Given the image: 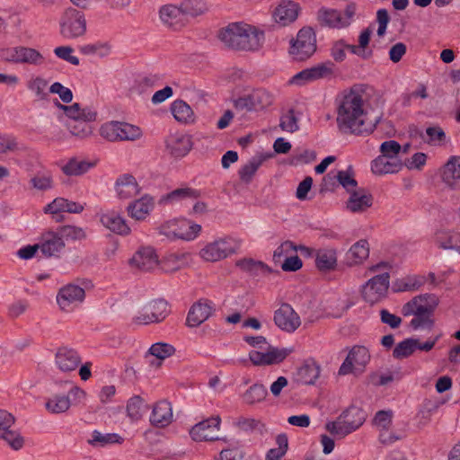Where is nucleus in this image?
I'll use <instances>...</instances> for the list:
<instances>
[{"instance_id": "obj_1", "label": "nucleus", "mask_w": 460, "mask_h": 460, "mask_svg": "<svg viewBox=\"0 0 460 460\" xmlns=\"http://www.w3.org/2000/svg\"><path fill=\"white\" fill-rule=\"evenodd\" d=\"M377 104L378 96L371 88L353 87L345 91L338 102V127L357 135L373 132L378 118H372L371 111Z\"/></svg>"}, {"instance_id": "obj_2", "label": "nucleus", "mask_w": 460, "mask_h": 460, "mask_svg": "<svg viewBox=\"0 0 460 460\" xmlns=\"http://www.w3.org/2000/svg\"><path fill=\"white\" fill-rule=\"evenodd\" d=\"M264 31L245 22L232 23V50L256 51L264 43Z\"/></svg>"}, {"instance_id": "obj_3", "label": "nucleus", "mask_w": 460, "mask_h": 460, "mask_svg": "<svg viewBox=\"0 0 460 460\" xmlns=\"http://www.w3.org/2000/svg\"><path fill=\"white\" fill-rule=\"evenodd\" d=\"M366 416L363 410L351 406L343 411L337 420L327 422L325 429L333 436L344 438L361 427L366 420Z\"/></svg>"}, {"instance_id": "obj_4", "label": "nucleus", "mask_w": 460, "mask_h": 460, "mask_svg": "<svg viewBox=\"0 0 460 460\" xmlns=\"http://www.w3.org/2000/svg\"><path fill=\"white\" fill-rule=\"evenodd\" d=\"M201 230V226L193 224L187 219L169 220L158 227V232L166 239L190 241L196 238Z\"/></svg>"}, {"instance_id": "obj_5", "label": "nucleus", "mask_w": 460, "mask_h": 460, "mask_svg": "<svg viewBox=\"0 0 460 460\" xmlns=\"http://www.w3.org/2000/svg\"><path fill=\"white\" fill-rule=\"evenodd\" d=\"M60 34L67 40L82 37L86 32V19L82 11L66 8L59 22Z\"/></svg>"}, {"instance_id": "obj_6", "label": "nucleus", "mask_w": 460, "mask_h": 460, "mask_svg": "<svg viewBox=\"0 0 460 460\" xmlns=\"http://www.w3.org/2000/svg\"><path fill=\"white\" fill-rule=\"evenodd\" d=\"M169 314L168 303L162 298L143 303L133 322L137 324H148L163 321Z\"/></svg>"}, {"instance_id": "obj_7", "label": "nucleus", "mask_w": 460, "mask_h": 460, "mask_svg": "<svg viewBox=\"0 0 460 460\" xmlns=\"http://www.w3.org/2000/svg\"><path fill=\"white\" fill-rule=\"evenodd\" d=\"M370 361L369 350L364 346L352 347L339 368V375H359Z\"/></svg>"}, {"instance_id": "obj_8", "label": "nucleus", "mask_w": 460, "mask_h": 460, "mask_svg": "<svg viewBox=\"0 0 460 460\" xmlns=\"http://www.w3.org/2000/svg\"><path fill=\"white\" fill-rule=\"evenodd\" d=\"M389 286V273L376 275L363 285L362 296L366 302L371 305L379 303L387 296Z\"/></svg>"}, {"instance_id": "obj_9", "label": "nucleus", "mask_w": 460, "mask_h": 460, "mask_svg": "<svg viewBox=\"0 0 460 460\" xmlns=\"http://www.w3.org/2000/svg\"><path fill=\"white\" fill-rule=\"evenodd\" d=\"M392 411H379L373 419V426L378 432V439L383 445H392L402 439V435L392 429Z\"/></svg>"}, {"instance_id": "obj_10", "label": "nucleus", "mask_w": 460, "mask_h": 460, "mask_svg": "<svg viewBox=\"0 0 460 460\" xmlns=\"http://www.w3.org/2000/svg\"><path fill=\"white\" fill-rule=\"evenodd\" d=\"M316 50V39L311 28L301 29L296 39L292 41L290 53L298 60H304L311 57Z\"/></svg>"}, {"instance_id": "obj_11", "label": "nucleus", "mask_w": 460, "mask_h": 460, "mask_svg": "<svg viewBox=\"0 0 460 460\" xmlns=\"http://www.w3.org/2000/svg\"><path fill=\"white\" fill-rule=\"evenodd\" d=\"M271 94L264 89H257L234 101L236 110L258 111L269 107L272 103Z\"/></svg>"}, {"instance_id": "obj_12", "label": "nucleus", "mask_w": 460, "mask_h": 460, "mask_svg": "<svg viewBox=\"0 0 460 460\" xmlns=\"http://www.w3.org/2000/svg\"><path fill=\"white\" fill-rule=\"evenodd\" d=\"M71 397L77 403L86 397V392L77 385H74L67 395L55 394L46 402V409L55 414L67 411L72 404Z\"/></svg>"}, {"instance_id": "obj_13", "label": "nucleus", "mask_w": 460, "mask_h": 460, "mask_svg": "<svg viewBox=\"0 0 460 460\" xmlns=\"http://www.w3.org/2000/svg\"><path fill=\"white\" fill-rule=\"evenodd\" d=\"M439 304L438 297L434 294H423L414 296L411 300L403 305L402 313L404 316L412 314H426L433 315L435 309Z\"/></svg>"}, {"instance_id": "obj_14", "label": "nucleus", "mask_w": 460, "mask_h": 460, "mask_svg": "<svg viewBox=\"0 0 460 460\" xmlns=\"http://www.w3.org/2000/svg\"><path fill=\"white\" fill-rule=\"evenodd\" d=\"M14 417L6 411L0 410V439L4 440L13 449L22 447L24 440L20 433L12 429Z\"/></svg>"}, {"instance_id": "obj_15", "label": "nucleus", "mask_w": 460, "mask_h": 460, "mask_svg": "<svg viewBox=\"0 0 460 460\" xmlns=\"http://www.w3.org/2000/svg\"><path fill=\"white\" fill-rule=\"evenodd\" d=\"M188 13L181 5L167 4L160 7L159 18L166 27L178 31L186 25Z\"/></svg>"}, {"instance_id": "obj_16", "label": "nucleus", "mask_w": 460, "mask_h": 460, "mask_svg": "<svg viewBox=\"0 0 460 460\" xmlns=\"http://www.w3.org/2000/svg\"><path fill=\"white\" fill-rule=\"evenodd\" d=\"M220 419L218 416L208 418L195 424L190 430V435L194 441L219 440Z\"/></svg>"}, {"instance_id": "obj_17", "label": "nucleus", "mask_w": 460, "mask_h": 460, "mask_svg": "<svg viewBox=\"0 0 460 460\" xmlns=\"http://www.w3.org/2000/svg\"><path fill=\"white\" fill-rule=\"evenodd\" d=\"M266 351L252 350L250 352V359L254 365H273L282 362L294 351L293 348H282L267 345Z\"/></svg>"}, {"instance_id": "obj_18", "label": "nucleus", "mask_w": 460, "mask_h": 460, "mask_svg": "<svg viewBox=\"0 0 460 460\" xmlns=\"http://www.w3.org/2000/svg\"><path fill=\"white\" fill-rule=\"evenodd\" d=\"M4 58L8 62L40 66L44 63V57L37 49L28 47H16L6 49Z\"/></svg>"}, {"instance_id": "obj_19", "label": "nucleus", "mask_w": 460, "mask_h": 460, "mask_svg": "<svg viewBox=\"0 0 460 460\" xmlns=\"http://www.w3.org/2000/svg\"><path fill=\"white\" fill-rule=\"evenodd\" d=\"M274 323L280 330L292 333L301 325V319L290 305L283 304L274 313Z\"/></svg>"}, {"instance_id": "obj_20", "label": "nucleus", "mask_w": 460, "mask_h": 460, "mask_svg": "<svg viewBox=\"0 0 460 460\" xmlns=\"http://www.w3.org/2000/svg\"><path fill=\"white\" fill-rule=\"evenodd\" d=\"M85 291L79 286L68 284L61 288L57 295V302L64 312H71L75 305L84 301Z\"/></svg>"}, {"instance_id": "obj_21", "label": "nucleus", "mask_w": 460, "mask_h": 460, "mask_svg": "<svg viewBox=\"0 0 460 460\" xmlns=\"http://www.w3.org/2000/svg\"><path fill=\"white\" fill-rule=\"evenodd\" d=\"M299 4L291 0H281L273 9L271 16L273 21L280 26H287L294 22L299 14Z\"/></svg>"}, {"instance_id": "obj_22", "label": "nucleus", "mask_w": 460, "mask_h": 460, "mask_svg": "<svg viewBox=\"0 0 460 460\" xmlns=\"http://www.w3.org/2000/svg\"><path fill=\"white\" fill-rule=\"evenodd\" d=\"M81 363L79 353L67 347L59 348L55 355V364L58 368L64 372L69 373L75 371Z\"/></svg>"}, {"instance_id": "obj_23", "label": "nucleus", "mask_w": 460, "mask_h": 460, "mask_svg": "<svg viewBox=\"0 0 460 460\" xmlns=\"http://www.w3.org/2000/svg\"><path fill=\"white\" fill-rule=\"evenodd\" d=\"M332 74V63H323L319 64L315 66L305 69L297 74H296L292 79L291 83L295 84H304L308 82H312L317 79L323 78L327 75Z\"/></svg>"}, {"instance_id": "obj_24", "label": "nucleus", "mask_w": 460, "mask_h": 460, "mask_svg": "<svg viewBox=\"0 0 460 460\" xmlns=\"http://www.w3.org/2000/svg\"><path fill=\"white\" fill-rule=\"evenodd\" d=\"M402 169V163L399 157L378 155L371 162V172L375 175L396 173Z\"/></svg>"}, {"instance_id": "obj_25", "label": "nucleus", "mask_w": 460, "mask_h": 460, "mask_svg": "<svg viewBox=\"0 0 460 460\" xmlns=\"http://www.w3.org/2000/svg\"><path fill=\"white\" fill-rule=\"evenodd\" d=\"M172 404L166 400H162L153 406L149 420L154 427L165 428L172 423Z\"/></svg>"}, {"instance_id": "obj_26", "label": "nucleus", "mask_w": 460, "mask_h": 460, "mask_svg": "<svg viewBox=\"0 0 460 460\" xmlns=\"http://www.w3.org/2000/svg\"><path fill=\"white\" fill-rule=\"evenodd\" d=\"M212 314V307L207 301L199 300L194 303L188 313L186 325L198 327L206 322Z\"/></svg>"}, {"instance_id": "obj_27", "label": "nucleus", "mask_w": 460, "mask_h": 460, "mask_svg": "<svg viewBox=\"0 0 460 460\" xmlns=\"http://www.w3.org/2000/svg\"><path fill=\"white\" fill-rule=\"evenodd\" d=\"M230 252L226 238L218 239L200 250V256L207 261L215 262L227 257Z\"/></svg>"}, {"instance_id": "obj_28", "label": "nucleus", "mask_w": 460, "mask_h": 460, "mask_svg": "<svg viewBox=\"0 0 460 460\" xmlns=\"http://www.w3.org/2000/svg\"><path fill=\"white\" fill-rule=\"evenodd\" d=\"M115 189L119 199H128L134 198L140 192V187L137 179L131 174H123L115 182Z\"/></svg>"}, {"instance_id": "obj_29", "label": "nucleus", "mask_w": 460, "mask_h": 460, "mask_svg": "<svg viewBox=\"0 0 460 460\" xmlns=\"http://www.w3.org/2000/svg\"><path fill=\"white\" fill-rule=\"evenodd\" d=\"M155 251L151 247L140 249L130 260L131 265L142 271H149L158 265Z\"/></svg>"}, {"instance_id": "obj_30", "label": "nucleus", "mask_w": 460, "mask_h": 460, "mask_svg": "<svg viewBox=\"0 0 460 460\" xmlns=\"http://www.w3.org/2000/svg\"><path fill=\"white\" fill-rule=\"evenodd\" d=\"M190 137L186 135L170 136L166 140V149L175 158L185 156L191 149Z\"/></svg>"}, {"instance_id": "obj_31", "label": "nucleus", "mask_w": 460, "mask_h": 460, "mask_svg": "<svg viewBox=\"0 0 460 460\" xmlns=\"http://www.w3.org/2000/svg\"><path fill=\"white\" fill-rule=\"evenodd\" d=\"M320 373V366L314 359H307L297 368L296 379L303 385H314L319 378Z\"/></svg>"}, {"instance_id": "obj_32", "label": "nucleus", "mask_w": 460, "mask_h": 460, "mask_svg": "<svg viewBox=\"0 0 460 460\" xmlns=\"http://www.w3.org/2000/svg\"><path fill=\"white\" fill-rule=\"evenodd\" d=\"M337 250L332 247H323L315 251V266L320 271H331L337 266Z\"/></svg>"}, {"instance_id": "obj_33", "label": "nucleus", "mask_w": 460, "mask_h": 460, "mask_svg": "<svg viewBox=\"0 0 460 460\" xmlns=\"http://www.w3.org/2000/svg\"><path fill=\"white\" fill-rule=\"evenodd\" d=\"M317 19L322 25L330 28L341 29L348 26V19H343L342 13L334 9L321 8Z\"/></svg>"}, {"instance_id": "obj_34", "label": "nucleus", "mask_w": 460, "mask_h": 460, "mask_svg": "<svg viewBox=\"0 0 460 460\" xmlns=\"http://www.w3.org/2000/svg\"><path fill=\"white\" fill-rule=\"evenodd\" d=\"M57 106L64 111L65 114L72 119L74 121L78 120H86V121H94L97 117L96 111L89 109L84 108L82 109L78 103H74L70 106H66L56 102Z\"/></svg>"}, {"instance_id": "obj_35", "label": "nucleus", "mask_w": 460, "mask_h": 460, "mask_svg": "<svg viewBox=\"0 0 460 460\" xmlns=\"http://www.w3.org/2000/svg\"><path fill=\"white\" fill-rule=\"evenodd\" d=\"M154 208V199L148 195H145L139 199L130 203L128 207V215L136 220L145 219Z\"/></svg>"}, {"instance_id": "obj_36", "label": "nucleus", "mask_w": 460, "mask_h": 460, "mask_svg": "<svg viewBox=\"0 0 460 460\" xmlns=\"http://www.w3.org/2000/svg\"><path fill=\"white\" fill-rule=\"evenodd\" d=\"M372 196L364 190H353L347 201V208L353 213H360L372 206Z\"/></svg>"}, {"instance_id": "obj_37", "label": "nucleus", "mask_w": 460, "mask_h": 460, "mask_svg": "<svg viewBox=\"0 0 460 460\" xmlns=\"http://www.w3.org/2000/svg\"><path fill=\"white\" fill-rule=\"evenodd\" d=\"M272 155L270 154H259L252 157L238 172L239 177L243 182H250L261 164Z\"/></svg>"}, {"instance_id": "obj_38", "label": "nucleus", "mask_w": 460, "mask_h": 460, "mask_svg": "<svg viewBox=\"0 0 460 460\" xmlns=\"http://www.w3.org/2000/svg\"><path fill=\"white\" fill-rule=\"evenodd\" d=\"M426 282V277L422 275H408L397 279L393 283L394 292L415 291L422 287Z\"/></svg>"}, {"instance_id": "obj_39", "label": "nucleus", "mask_w": 460, "mask_h": 460, "mask_svg": "<svg viewBox=\"0 0 460 460\" xmlns=\"http://www.w3.org/2000/svg\"><path fill=\"white\" fill-rule=\"evenodd\" d=\"M188 257L189 253H170L163 257L158 265L163 271L172 273L187 266Z\"/></svg>"}, {"instance_id": "obj_40", "label": "nucleus", "mask_w": 460, "mask_h": 460, "mask_svg": "<svg viewBox=\"0 0 460 460\" xmlns=\"http://www.w3.org/2000/svg\"><path fill=\"white\" fill-rule=\"evenodd\" d=\"M200 196V192L193 188L185 187L176 189L166 195H164L160 200V205L172 204L182 199H196Z\"/></svg>"}, {"instance_id": "obj_41", "label": "nucleus", "mask_w": 460, "mask_h": 460, "mask_svg": "<svg viewBox=\"0 0 460 460\" xmlns=\"http://www.w3.org/2000/svg\"><path fill=\"white\" fill-rule=\"evenodd\" d=\"M347 261L349 265L363 263L369 256V244L367 240L356 242L347 252Z\"/></svg>"}, {"instance_id": "obj_42", "label": "nucleus", "mask_w": 460, "mask_h": 460, "mask_svg": "<svg viewBox=\"0 0 460 460\" xmlns=\"http://www.w3.org/2000/svg\"><path fill=\"white\" fill-rule=\"evenodd\" d=\"M443 181L454 186L460 180V156L452 155L448 158L442 170Z\"/></svg>"}, {"instance_id": "obj_43", "label": "nucleus", "mask_w": 460, "mask_h": 460, "mask_svg": "<svg viewBox=\"0 0 460 460\" xmlns=\"http://www.w3.org/2000/svg\"><path fill=\"white\" fill-rule=\"evenodd\" d=\"M372 31L367 28L362 31L358 36V45H351L349 51L362 59H368L372 57V50L368 48Z\"/></svg>"}, {"instance_id": "obj_44", "label": "nucleus", "mask_w": 460, "mask_h": 460, "mask_svg": "<svg viewBox=\"0 0 460 460\" xmlns=\"http://www.w3.org/2000/svg\"><path fill=\"white\" fill-rule=\"evenodd\" d=\"M267 395V388L262 384L255 383L242 394L241 398L245 404L253 405L262 402Z\"/></svg>"}, {"instance_id": "obj_45", "label": "nucleus", "mask_w": 460, "mask_h": 460, "mask_svg": "<svg viewBox=\"0 0 460 460\" xmlns=\"http://www.w3.org/2000/svg\"><path fill=\"white\" fill-rule=\"evenodd\" d=\"M436 243L440 248L456 250L460 253V234L441 230L436 233Z\"/></svg>"}, {"instance_id": "obj_46", "label": "nucleus", "mask_w": 460, "mask_h": 460, "mask_svg": "<svg viewBox=\"0 0 460 460\" xmlns=\"http://www.w3.org/2000/svg\"><path fill=\"white\" fill-rule=\"evenodd\" d=\"M65 243L58 234L49 232L44 238V241L40 245L41 252L48 257L53 256L56 252H58Z\"/></svg>"}, {"instance_id": "obj_47", "label": "nucleus", "mask_w": 460, "mask_h": 460, "mask_svg": "<svg viewBox=\"0 0 460 460\" xmlns=\"http://www.w3.org/2000/svg\"><path fill=\"white\" fill-rule=\"evenodd\" d=\"M101 221L104 226L119 234H127L129 233V227L125 220L115 213L102 215Z\"/></svg>"}, {"instance_id": "obj_48", "label": "nucleus", "mask_w": 460, "mask_h": 460, "mask_svg": "<svg viewBox=\"0 0 460 460\" xmlns=\"http://www.w3.org/2000/svg\"><path fill=\"white\" fill-rule=\"evenodd\" d=\"M235 266L243 271L252 275L266 274L270 272V267L261 261H255L252 258L238 260Z\"/></svg>"}, {"instance_id": "obj_49", "label": "nucleus", "mask_w": 460, "mask_h": 460, "mask_svg": "<svg viewBox=\"0 0 460 460\" xmlns=\"http://www.w3.org/2000/svg\"><path fill=\"white\" fill-rule=\"evenodd\" d=\"M171 111L176 120L187 123L193 120V111L182 100H176L171 104Z\"/></svg>"}, {"instance_id": "obj_50", "label": "nucleus", "mask_w": 460, "mask_h": 460, "mask_svg": "<svg viewBox=\"0 0 460 460\" xmlns=\"http://www.w3.org/2000/svg\"><path fill=\"white\" fill-rule=\"evenodd\" d=\"M93 165V164L86 161L71 158L62 166V172L67 176H80L85 173Z\"/></svg>"}, {"instance_id": "obj_51", "label": "nucleus", "mask_w": 460, "mask_h": 460, "mask_svg": "<svg viewBox=\"0 0 460 460\" xmlns=\"http://www.w3.org/2000/svg\"><path fill=\"white\" fill-rule=\"evenodd\" d=\"M425 142L432 146H442L447 142V137L442 128L432 126L426 128Z\"/></svg>"}, {"instance_id": "obj_52", "label": "nucleus", "mask_w": 460, "mask_h": 460, "mask_svg": "<svg viewBox=\"0 0 460 460\" xmlns=\"http://www.w3.org/2000/svg\"><path fill=\"white\" fill-rule=\"evenodd\" d=\"M417 339H405L395 346L393 356L399 359L408 358L417 350Z\"/></svg>"}, {"instance_id": "obj_53", "label": "nucleus", "mask_w": 460, "mask_h": 460, "mask_svg": "<svg viewBox=\"0 0 460 460\" xmlns=\"http://www.w3.org/2000/svg\"><path fill=\"white\" fill-rule=\"evenodd\" d=\"M175 353V348L168 343L157 342L153 344L149 350L148 354L155 357L160 361L156 364L157 367H160L162 361Z\"/></svg>"}, {"instance_id": "obj_54", "label": "nucleus", "mask_w": 460, "mask_h": 460, "mask_svg": "<svg viewBox=\"0 0 460 460\" xmlns=\"http://www.w3.org/2000/svg\"><path fill=\"white\" fill-rule=\"evenodd\" d=\"M144 400L139 395L131 397L127 402V415L133 420H139L144 414Z\"/></svg>"}, {"instance_id": "obj_55", "label": "nucleus", "mask_w": 460, "mask_h": 460, "mask_svg": "<svg viewBox=\"0 0 460 460\" xmlns=\"http://www.w3.org/2000/svg\"><path fill=\"white\" fill-rule=\"evenodd\" d=\"M122 122L111 121L102 125L100 128L102 137L109 141H120Z\"/></svg>"}, {"instance_id": "obj_56", "label": "nucleus", "mask_w": 460, "mask_h": 460, "mask_svg": "<svg viewBox=\"0 0 460 460\" xmlns=\"http://www.w3.org/2000/svg\"><path fill=\"white\" fill-rule=\"evenodd\" d=\"M296 252V244L291 241L281 243L274 251L272 260L275 264H280L286 258Z\"/></svg>"}, {"instance_id": "obj_57", "label": "nucleus", "mask_w": 460, "mask_h": 460, "mask_svg": "<svg viewBox=\"0 0 460 460\" xmlns=\"http://www.w3.org/2000/svg\"><path fill=\"white\" fill-rule=\"evenodd\" d=\"M413 318L410 322V326L414 331L430 330L434 325V319L431 314H412Z\"/></svg>"}, {"instance_id": "obj_58", "label": "nucleus", "mask_w": 460, "mask_h": 460, "mask_svg": "<svg viewBox=\"0 0 460 460\" xmlns=\"http://www.w3.org/2000/svg\"><path fill=\"white\" fill-rule=\"evenodd\" d=\"M278 447L271 448L267 452L265 460H279L287 452L288 438L286 435L280 434L277 437Z\"/></svg>"}, {"instance_id": "obj_59", "label": "nucleus", "mask_w": 460, "mask_h": 460, "mask_svg": "<svg viewBox=\"0 0 460 460\" xmlns=\"http://www.w3.org/2000/svg\"><path fill=\"white\" fill-rule=\"evenodd\" d=\"M336 178L339 183L348 191L355 190L357 187V181L354 178V172L351 166H349L347 170L339 171Z\"/></svg>"}, {"instance_id": "obj_60", "label": "nucleus", "mask_w": 460, "mask_h": 460, "mask_svg": "<svg viewBox=\"0 0 460 460\" xmlns=\"http://www.w3.org/2000/svg\"><path fill=\"white\" fill-rule=\"evenodd\" d=\"M66 204V199L57 198L47 207H45L44 212L51 214L53 216V219H55L56 222H60L63 219V216L60 215V213L65 212Z\"/></svg>"}, {"instance_id": "obj_61", "label": "nucleus", "mask_w": 460, "mask_h": 460, "mask_svg": "<svg viewBox=\"0 0 460 460\" xmlns=\"http://www.w3.org/2000/svg\"><path fill=\"white\" fill-rule=\"evenodd\" d=\"M350 44H347L344 40L334 41L330 49V55L336 62H342L346 59V50H349Z\"/></svg>"}, {"instance_id": "obj_62", "label": "nucleus", "mask_w": 460, "mask_h": 460, "mask_svg": "<svg viewBox=\"0 0 460 460\" xmlns=\"http://www.w3.org/2000/svg\"><path fill=\"white\" fill-rule=\"evenodd\" d=\"M90 121L78 120L73 121L68 124L70 133L75 137L84 138L90 136L93 132L92 127L89 125Z\"/></svg>"}, {"instance_id": "obj_63", "label": "nucleus", "mask_w": 460, "mask_h": 460, "mask_svg": "<svg viewBox=\"0 0 460 460\" xmlns=\"http://www.w3.org/2000/svg\"><path fill=\"white\" fill-rule=\"evenodd\" d=\"M279 127L283 131L294 133L298 130L297 118L293 111H288L280 119Z\"/></svg>"}, {"instance_id": "obj_64", "label": "nucleus", "mask_w": 460, "mask_h": 460, "mask_svg": "<svg viewBox=\"0 0 460 460\" xmlns=\"http://www.w3.org/2000/svg\"><path fill=\"white\" fill-rule=\"evenodd\" d=\"M316 159V152L312 149H300L296 152L292 157V164L295 165L301 164H310Z\"/></svg>"}]
</instances>
